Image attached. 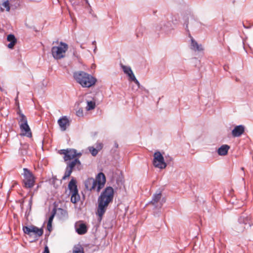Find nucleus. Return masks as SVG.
Masks as SVG:
<instances>
[{
    "label": "nucleus",
    "instance_id": "nucleus-29",
    "mask_svg": "<svg viewBox=\"0 0 253 253\" xmlns=\"http://www.w3.org/2000/svg\"><path fill=\"white\" fill-rule=\"evenodd\" d=\"M19 153L21 156H24L27 153V146L25 145H21L19 149Z\"/></svg>",
    "mask_w": 253,
    "mask_h": 253
},
{
    "label": "nucleus",
    "instance_id": "nucleus-34",
    "mask_svg": "<svg viewBox=\"0 0 253 253\" xmlns=\"http://www.w3.org/2000/svg\"><path fill=\"white\" fill-rule=\"evenodd\" d=\"M127 76L129 77V79L132 81H133L134 80H135L136 79L134 74L133 73L132 71L130 73L127 74Z\"/></svg>",
    "mask_w": 253,
    "mask_h": 253
},
{
    "label": "nucleus",
    "instance_id": "nucleus-1",
    "mask_svg": "<svg viewBox=\"0 0 253 253\" xmlns=\"http://www.w3.org/2000/svg\"><path fill=\"white\" fill-rule=\"evenodd\" d=\"M114 191L111 186L105 188L98 198L97 214L100 219L105 212L109 204L113 202Z\"/></svg>",
    "mask_w": 253,
    "mask_h": 253
},
{
    "label": "nucleus",
    "instance_id": "nucleus-14",
    "mask_svg": "<svg viewBox=\"0 0 253 253\" xmlns=\"http://www.w3.org/2000/svg\"><path fill=\"white\" fill-rule=\"evenodd\" d=\"M58 124L62 131H65L70 125L69 121L66 116H64L58 120Z\"/></svg>",
    "mask_w": 253,
    "mask_h": 253
},
{
    "label": "nucleus",
    "instance_id": "nucleus-31",
    "mask_svg": "<svg viewBox=\"0 0 253 253\" xmlns=\"http://www.w3.org/2000/svg\"><path fill=\"white\" fill-rule=\"evenodd\" d=\"M121 67L123 70L124 72L127 75L132 71L131 68L129 66L122 65Z\"/></svg>",
    "mask_w": 253,
    "mask_h": 253
},
{
    "label": "nucleus",
    "instance_id": "nucleus-32",
    "mask_svg": "<svg viewBox=\"0 0 253 253\" xmlns=\"http://www.w3.org/2000/svg\"><path fill=\"white\" fill-rule=\"evenodd\" d=\"M88 150L93 156H95L98 154V151L93 147H89Z\"/></svg>",
    "mask_w": 253,
    "mask_h": 253
},
{
    "label": "nucleus",
    "instance_id": "nucleus-33",
    "mask_svg": "<svg viewBox=\"0 0 253 253\" xmlns=\"http://www.w3.org/2000/svg\"><path fill=\"white\" fill-rule=\"evenodd\" d=\"M76 115L79 117H81L84 116V112L82 108H80L76 111Z\"/></svg>",
    "mask_w": 253,
    "mask_h": 253
},
{
    "label": "nucleus",
    "instance_id": "nucleus-21",
    "mask_svg": "<svg viewBox=\"0 0 253 253\" xmlns=\"http://www.w3.org/2000/svg\"><path fill=\"white\" fill-rule=\"evenodd\" d=\"M76 183L77 181L74 178H73L70 181L68 184V188L70 190V193L78 192Z\"/></svg>",
    "mask_w": 253,
    "mask_h": 253
},
{
    "label": "nucleus",
    "instance_id": "nucleus-39",
    "mask_svg": "<svg viewBox=\"0 0 253 253\" xmlns=\"http://www.w3.org/2000/svg\"><path fill=\"white\" fill-rule=\"evenodd\" d=\"M47 230L49 232H50L52 229V224L47 223Z\"/></svg>",
    "mask_w": 253,
    "mask_h": 253
},
{
    "label": "nucleus",
    "instance_id": "nucleus-38",
    "mask_svg": "<svg viewBox=\"0 0 253 253\" xmlns=\"http://www.w3.org/2000/svg\"><path fill=\"white\" fill-rule=\"evenodd\" d=\"M42 253H50L48 247L47 246H45L44 251Z\"/></svg>",
    "mask_w": 253,
    "mask_h": 253
},
{
    "label": "nucleus",
    "instance_id": "nucleus-24",
    "mask_svg": "<svg viewBox=\"0 0 253 253\" xmlns=\"http://www.w3.org/2000/svg\"><path fill=\"white\" fill-rule=\"evenodd\" d=\"M58 214L60 216V218L63 219H67L68 217V212L66 210L59 208L58 210Z\"/></svg>",
    "mask_w": 253,
    "mask_h": 253
},
{
    "label": "nucleus",
    "instance_id": "nucleus-27",
    "mask_svg": "<svg viewBox=\"0 0 253 253\" xmlns=\"http://www.w3.org/2000/svg\"><path fill=\"white\" fill-rule=\"evenodd\" d=\"M95 107V103L94 101H87V106L86 107V109L87 111L91 110L94 109Z\"/></svg>",
    "mask_w": 253,
    "mask_h": 253
},
{
    "label": "nucleus",
    "instance_id": "nucleus-10",
    "mask_svg": "<svg viewBox=\"0 0 253 253\" xmlns=\"http://www.w3.org/2000/svg\"><path fill=\"white\" fill-rule=\"evenodd\" d=\"M96 185L97 186V191L99 192L101 189H102L104 186L106 182V177L105 174L102 172L99 173L96 177Z\"/></svg>",
    "mask_w": 253,
    "mask_h": 253
},
{
    "label": "nucleus",
    "instance_id": "nucleus-46",
    "mask_svg": "<svg viewBox=\"0 0 253 253\" xmlns=\"http://www.w3.org/2000/svg\"><path fill=\"white\" fill-rule=\"evenodd\" d=\"M115 147L117 148L118 147V144L116 143L115 144Z\"/></svg>",
    "mask_w": 253,
    "mask_h": 253
},
{
    "label": "nucleus",
    "instance_id": "nucleus-17",
    "mask_svg": "<svg viewBox=\"0 0 253 253\" xmlns=\"http://www.w3.org/2000/svg\"><path fill=\"white\" fill-rule=\"evenodd\" d=\"M230 146L227 144L221 145L217 150V153L219 156H225L227 154Z\"/></svg>",
    "mask_w": 253,
    "mask_h": 253
},
{
    "label": "nucleus",
    "instance_id": "nucleus-26",
    "mask_svg": "<svg viewBox=\"0 0 253 253\" xmlns=\"http://www.w3.org/2000/svg\"><path fill=\"white\" fill-rule=\"evenodd\" d=\"M73 253H84V248L80 245L75 246L73 248Z\"/></svg>",
    "mask_w": 253,
    "mask_h": 253
},
{
    "label": "nucleus",
    "instance_id": "nucleus-36",
    "mask_svg": "<svg viewBox=\"0 0 253 253\" xmlns=\"http://www.w3.org/2000/svg\"><path fill=\"white\" fill-rule=\"evenodd\" d=\"M143 29L142 28H139V29H137V32H136V34L137 37H139L141 36H142V33H139V32H140V31H141Z\"/></svg>",
    "mask_w": 253,
    "mask_h": 253
},
{
    "label": "nucleus",
    "instance_id": "nucleus-43",
    "mask_svg": "<svg viewBox=\"0 0 253 253\" xmlns=\"http://www.w3.org/2000/svg\"><path fill=\"white\" fill-rule=\"evenodd\" d=\"M73 55H74V56L75 57H77V58H79V55L78 54V53H77V51H74L73 52Z\"/></svg>",
    "mask_w": 253,
    "mask_h": 253
},
{
    "label": "nucleus",
    "instance_id": "nucleus-44",
    "mask_svg": "<svg viewBox=\"0 0 253 253\" xmlns=\"http://www.w3.org/2000/svg\"><path fill=\"white\" fill-rule=\"evenodd\" d=\"M76 157H81V155H82V153H77V151H76Z\"/></svg>",
    "mask_w": 253,
    "mask_h": 253
},
{
    "label": "nucleus",
    "instance_id": "nucleus-47",
    "mask_svg": "<svg viewBox=\"0 0 253 253\" xmlns=\"http://www.w3.org/2000/svg\"><path fill=\"white\" fill-rule=\"evenodd\" d=\"M96 48H97V47H96V46H95V48H94V52H95V50H96Z\"/></svg>",
    "mask_w": 253,
    "mask_h": 253
},
{
    "label": "nucleus",
    "instance_id": "nucleus-35",
    "mask_svg": "<svg viewBox=\"0 0 253 253\" xmlns=\"http://www.w3.org/2000/svg\"><path fill=\"white\" fill-rule=\"evenodd\" d=\"M54 214H55V211L52 214H51L50 216H49L48 220L47 223L52 224L53 219L54 216Z\"/></svg>",
    "mask_w": 253,
    "mask_h": 253
},
{
    "label": "nucleus",
    "instance_id": "nucleus-22",
    "mask_svg": "<svg viewBox=\"0 0 253 253\" xmlns=\"http://www.w3.org/2000/svg\"><path fill=\"white\" fill-rule=\"evenodd\" d=\"M191 49L195 51H201L202 48L201 47V45H199L197 42L192 38H191Z\"/></svg>",
    "mask_w": 253,
    "mask_h": 253
},
{
    "label": "nucleus",
    "instance_id": "nucleus-41",
    "mask_svg": "<svg viewBox=\"0 0 253 253\" xmlns=\"http://www.w3.org/2000/svg\"><path fill=\"white\" fill-rule=\"evenodd\" d=\"M133 81V82H134V83H135V84H136L138 86H139V85H140V83H139V82H138V81L136 79H135V80H134Z\"/></svg>",
    "mask_w": 253,
    "mask_h": 253
},
{
    "label": "nucleus",
    "instance_id": "nucleus-8",
    "mask_svg": "<svg viewBox=\"0 0 253 253\" xmlns=\"http://www.w3.org/2000/svg\"><path fill=\"white\" fill-rule=\"evenodd\" d=\"M161 196L162 194L161 192H159V193H155L153 195L152 199L150 203L154 206L155 208L159 207V208H161L163 206V203L165 202L164 198H163L161 200Z\"/></svg>",
    "mask_w": 253,
    "mask_h": 253
},
{
    "label": "nucleus",
    "instance_id": "nucleus-20",
    "mask_svg": "<svg viewBox=\"0 0 253 253\" xmlns=\"http://www.w3.org/2000/svg\"><path fill=\"white\" fill-rule=\"evenodd\" d=\"M7 40L10 42L7 45V47L10 49L13 48L17 42V39L14 35L13 34L8 35L7 37Z\"/></svg>",
    "mask_w": 253,
    "mask_h": 253
},
{
    "label": "nucleus",
    "instance_id": "nucleus-37",
    "mask_svg": "<svg viewBox=\"0 0 253 253\" xmlns=\"http://www.w3.org/2000/svg\"><path fill=\"white\" fill-rule=\"evenodd\" d=\"M68 149H62V150H60V153L61 154H63L64 156H65V155H66V154L68 153Z\"/></svg>",
    "mask_w": 253,
    "mask_h": 253
},
{
    "label": "nucleus",
    "instance_id": "nucleus-6",
    "mask_svg": "<svg viewBox=\"0 0 253 253\" xmlns=\"http://www.w3.org/2000/svg\"><path fill=\"white\" fill-rule=\"evenodd\" d=\"M22 175L24 187L27 189L32 188L35 183V177L32 172L27 168H24Z\"/></svg>",
    "mask_w": 253,
    "mask_h": 253
},
{
    "label": "nucleus",
    "instance_id": "nucleus-18",
    "mask_svg": "<svg viewBox=\"0 0 253 253\" xmlns=\"http://www.w3.org/2000/svg\"><path fill=\"white\" fill-rule=\"evenodd\" d=\"M77 165V169H80L81 167V163L78 158H75L73 161L70 163L67 166L69 169H71L72 170H73L74 168Z\"/></svg>",
    "mask_w": 253,
    "mask_h": 253
},
{
    "label": "nucleus",
    "instance_id": "nucleus-5",
    "mask_svg": "<svg viewBox=\"0 0 253 253\" xmlns=\"http://www.w3.org/2000/svg\"><path fill=\"white\" fill-rule=\"evenodd\" d=\"M251 224L250 218L242 215L239 218L238 222L234 225L233 229L238 233L243 232L245 229L250 228Z\"/></svg>",
    "mask_w": 253,
    "mask_h": 253
},
{
    "label": "nucleus",
    "instance_id": "nucleus-30",
    "mask_svg": "<svg viewBox=\"0 0 253 253\" xmlns=\"http://www.w3.org/2000/svg\"><path fill=\"white\" fill-rule=\"evenodd\" d=\"M72 171L73 170H72L71 169H69L68 168L66 167L64 175L63 176L62 179L65 180L67 178L69 177L70 176Z\"/></svg>",
    "mask_w": 253,
    "mask_h": 253
},
{
    "label": "nucleus",
    "instance_id": "nucleus-9",
    "mask_svg": "<svg viewBox=\"0 0 253 253\" xmlns=\"http://www.w3.org/2000/svg\"><path fill=\"white\" fill-rule=\"evenodd\" d=\"M75 228L76 232L79 235H84L87 231V227L83 221H79L76 222Z\"/></svg>",
    "mask_w": 253,
    "mask_h": 253
},
{
    "label": "nucleus",
    "instance_id": "nucleus-50",
    "mask_svg": "<svg viewBox=\"0 0 253 253\" xmlns=\"http://www.w3.org/2000/svg\"><path fill=\"white\" fill-rule=\"evenodd\" d=\"M81 48H83V46H82V45H81Z\"/></svg>",
    "mask_w": 253,
    "mask_h": 253
},
{
    "label": "nucleus",
    "instance_id": "nucleus-28",
    "mask_svg": "<svg viewBox=\"0 0 253 253\" xmlns=\"http://www.w3.org/2000/svg\"><path fill=\"white\" fill-rule=\"evenodd\" d=\"M33 225L29 226H23V230L25 234L28 235L29 236H31V228H32Z\"/></svg>",
    "mask_w": 253,
    "mask_h": 253
},
{
    "label": "nucleus",
    "instance_id": "nucleus-4",
    "mask_svg": "<svg viewBox=\"0 0 253 253\" xmlns=\"http://www.w3.org/2000/svg\"><path fill=\"white\" fill-rule=\"evenodd\" d=\"M68 49V45L64 42H61L59 46L52 47L51 52L55 59L59 60L65 57V53Z\"/></svg>",
    "mask_w": 253,
    "mask_h": 253
},
{
    "label": "nucleus",
    "instance_id": "nucleus-42",
    "mask_svg": "<svg viewBox=\"0 0 253 253\" xmlns=\"http://www.w3.org/2000/svg\"><path fill=\"white\" fill-rule=\"evenodd\" d=\"M32 204V198H31V199L29 200V206L30 209L31 208Z\"/></svg>",
    "mask_w": 253,
    "mask_h": 253
},
{
    "label": "nucleus",
    "instance_id": "nucleus-25",
    "mask_svg": "<svg viewBox=\"0 0 253 253\" xmlns=\"http://www.w3.org/2000/svg\"><path fill=\"white\" fill-rule=\"evenodd\" d=\"M1 10L3 11L4 9L7 11H9L10 10V5H9V2L8 0H6L2 2V3L1 4L0 7Z\"/></svg>",
    "mask_w": 253,
    "mask_h": 253
},
{
    "label": "nucleus",
    "instance_id": "nucleus-2",
    "mask_svg": "<svg viewBox=\"0 0 253 253\" xmlns=\"http://www.w3.org/2000/svg\"><path fill=\"white\" fill-rule=\"evenodd\" d=\"M73 77L77 82L84 87H90L96 82L95 78L82 71L74 72Z\"/></svg>",
    "mask_w": 253,
    "mask_h": 253
},
{
    "label": "nucleus",
    "instance_id": "nucleus-49",
    "mask_svg": "<svg viewBox=\"0 0 253 253\" xmlns=\"http://www.w3.org/2000/svg\"><path fill=\"white\" fill-rule=\"evenodd\" d=\"M243 26H244L245 28H247V27H246L245 26V25H244V24H243Z\"/></svg>",
    "mask_w": 253,
    "mask_h": 253
},
{
    "label": "nucleus",
    "instance_id": "nucleus-45",
    "mask_svg": "<svg viewBox=\"0 0 253 253\" xmlns=\"http://www.w3.org/2000/svg\"><path fill=\"white\" fill-rule=\"evenodd\" d=\"M92 43L93 45H96V42L94 41L92 42Z\"/></svg>",
    "mask_w": 253,
    "mask_h": 253
},
{
    "label": "nucleus",
    "instance_id": "nucleus-19",
    "mask_svg": "<svg viewBox=\"0 0 253 253\" xmlns=\"http://www.w3.org/2000/svg\"><path fill=\"white\" fill-rule=\"evenodd\" d=\"M76 149H68V153L64 156L65 161L70 160L76 157Z\"/></svg>",
    "mask_w": 253,
    "mask_h": 253
},
{
    "label": "nucleus",
    "instance_id": "nucleus-48",
    "mask_svg": "<svg viewBox=\"0 0 253 253\" xmlns=\"http://www.w3.org/2000/svg\"><path fill=\"white\" fill-rule=\"evenodd\" d=\"M241 169H242V170H243V171H244V168L242 167V168H241Z\"/></svg>",
    "mask_w": 253,
    "mask_h": 253
},
{
    "label": "nucleus",
    "instance_id": "nucleus-11",
    "mask_svg": "<svg viewBox=\"0 0 253 253\" xmlns=\"http://www.w3.org/2000/svg\"><path fill=\"white\" fill-rule=\"evenodd\" d=\"M245 127L240 125L236 126L232 130L231 134L233 137H239L243 134L245 131Z\"/></svg>",
    "mask_w": 253,
    "mask_h": 253
},
{
    "label": "nucleus",
    "instance_id": "nucleus-7",
    "mask_svg": "<svg viewBox=\"0 0 253 253\" xmlns=\"http://www.w3.org/2000/svg\"><path fill=\"white\" fill-rule=\"evenodd\" d=\"M153 161V165L160 169H163L167 167V164L165 162L164 158L159 151H157L154 154Z\"/></svg>",
    "mask_w": 253,
    "mask_h": 253
},
{
    "label": "nucleus",
    "instance_id": "nucleus-3",
    "mask_svg": "<svg viewBox=\"0 0 253 253\" xmlns=\"http://www.w3.org/2000/svg\"><path fill=\"white\" fill-rule=\"evenodd\" d=\"M17 114L19 116L18 119V121L21 132L24 135L28 137H31L32 133L30 126L28 124V121L26 116L24 115L20 111L18 112Z\"/></svg>",
    "mask_w": 253,
    "mask_h": 253
},
{
    "label": "nucleus",
    "instance_id": "nucleus-15",
    "mask_svg": "<svg viewBox=\"0 0 253 253\" xmlns=\"http://www.w3.org/2000/svg\"><path fill=\"white\" fill-rule=\"evenodd\" d=\"M84 1H85V3L87 4L89 6H90L88 0H70V2H71L72 5L75 9H77L80 7L83 6L84 5Z\"/></svg>",
    "mask_w": 253,
    "mask_h": 253
},
{
    "label": "nucleus",
    "instance_id": "nucleus-12",
    "mask_svg": "<svg viewBox=\"0 0 253 253\" xmlns=\"http://www.w3.org/2000/svg\"><path fill=\"white\" fill-rule=\"evenodd\" d=\"M85 188L89 191L95 189L96 186V181L92 177L88 178L84 181Z\"/></svg>",
    "mask_w": 253,
    "mask_h": 253
},
{
    "label": "nucleus",
    "instance_id": "nucleus-16",
    "mask_svg": "<svg viewBox=\"0 0 253 253\" xmlns=\"http://www.w3.org/2000/svg\"><path fill=\"white\" fill-rule=\"evenodd\" d=\"M31 235H32V233L35 235V240H38V238L41 236L43 233L42 228H39L38 227L34 225L33 226L32 228H31Z\"/></svg>",
    "mask_w": 253,
    "mask_h": 253
},
{
    "label": "nucleus",
    "instance_id": "nucleus-40",
    "mask_svg": "<svg viewBox=\"0 0 253 253\" xmlns=\"http://www.w3.org/2000/svg\"><path fill=\"white\" fill-rule=\"evenodd\" d=\"M184 25H185V29L186 30V31H187V32H189V30H188V22H187V21H186L185 22V23H184Z\"/></svg>",
    "mask_w": 253,
    "mask_h": 253
},
{
    "label": "nucleus",
    "instance_id": "nucleus-13",
    "mask_svg": "<svg viewBox=\"0 0 253 253\" xmlns=\"http://www.w3.org/2000/svg\"><path fill=\"white\" fill-rule=\"evenodd\" d=\"M171 29V24L168 22L167 24L164 22H161L160 25L156 27L158 31H162L164 33H168Z\"/></svg>",
    "mask_w": 253,
    "mask_h": 253
},
{
    "label": "nucleus",
    "instance_id": "nucleus-23",
    "mask_svg": "<svg viewBox=\"0 0 253 253\" xmlns=\"http://www.w3.org/2000/svg\"><path fill=\"white\" fill-rule=\"evenodd\" d=\"M70 194H71V201L73 203L76 204L80 200V196L78 192H73L70 193Z\"/></svg>",
    "mask_w": 253,
    "mask_h": 253
}]
</instances>
